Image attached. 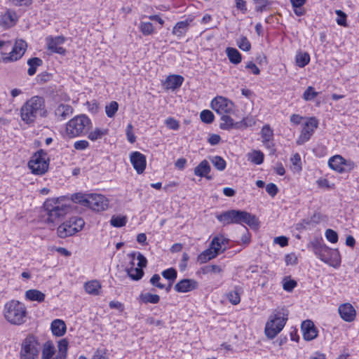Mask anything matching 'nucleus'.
Returning a JSON list of instances; mask_svg holds the SVG:
<instances>
[{"mask_svg":"<svg viewBox=\"0 0 359 359\" xmlns=\"http://www.w3.org/2000/svg\"><path fill=\"white\" fill-rule=\"evenodd\" d=\"M210 246L219 254V251L222 249V245L220 243V238L217 236H215L212 240Z\"/></svg>","mask_w":359,"mask_h":359,"instance_id":"nucleus-62","label":"nucleus"},{"mask_svg":"<svg viewBox=\"0 0 359 359\" xmlns=\"http://www.w3.org/2000/svg\"><path fill=\"white\" fill-rule=\"evenodd\" d=\"M217 219L224 226L231 224H246L250 227L258 225L257 217L244 210H230L216 216Z\"/></svg>","mask_w":359,"mask_h":359,"instance_id":"nucleus-2","label":"nucleus"},{"mask_svg":"<svg viewBox=\"0 0 359 359\" xmlns=\"http://www.w3.org/2000/svg\"><path fill=\"white\" fill-rule=\"evenodd\" d=\"M108 129L96 128L94 130L88 133V137L91 141L100 140L103 136L108 134Z\"/></svg>","mask_w":359,"mask_h":359,"instance_id":"nucleus-38","label":"nucleus"},{"mask_svg":"<svg viewBox=\"0 0 359 359\" xmlns=\"http://www.w3.org/2000/svg\"><path fill=\"white\" fill-rule=\"evenodd\" d=\"M285 262L287 266L296 265L297 264V257L294 253L287 254L285 256Z\"/></svg>","mask_w":359,"mask_h":359,"instance_id":"nucleus-58","label":"nucleus"},{"mask_svg":"<svg viewBox=\"0 0 359 359\" xmlns=\"http://www.w3.org/2000/svg\"><path fill=\"white\" fill-rule=\"evenodd\" d=\"M50 329L53 335L56 337H62L65 334L67 327L62 320L55 319L52 321Z\"/></svg>","mask_w":359,"mask_h":359,"instance_id":"nucleus-26","label":"nucleus"},{"mask_svg":"<svg viewBox=\"0 0 359 359\" xmlns=\"http://www.w3.org/2000/svg\"><path fill=\"white\" fill-rule=\"evenodd\" d=\"M136 255V252H133L130 254V256L132 257L133 260L130 262V264L132 265L130 268L126 269V272L128 276L133 280H140L142 276H144V271L143 269L140 268H134V259Z\"/></svg>","mask_w":359,"mask_h":359,"instance_id":"nucleus-23","label":"nucleus"},{"mask_svg":"<svg viewBox=\"0 0 359 359\" xmlns=\"http://www.w3.org/2000/svg\"><path fill=\"white\" fill-rule=\"evenodd\" d=\"M53 73H48L46 71L43 72L41 74L37 75L36 80L38 82L45 83L51 79Z\"/></svg>","mask_w":359,"mask_h":359,"instance_id":"nucleus-59","label":"nucleus"},{"mask_svg":"<svg viewBox=\"0 0 359 359\" xmlns=\"http://www.w3.org/2000/svg\"><path fill=\"white\" fill-rule=\"evenodd\" d=\"M262 137V142H269L270 140H273V131L268 124L264 125L260 132Z\"/></svg>","mask_w":359,"mask_h":359,"instance_id":"nucleus-39","label":"nucleus"},{"mask_svg":"<svg viewBox=\"0 0 359 359\" xmlns=\"http://www.w3.org/2000/svg\"><path fill=\"white\" fill-rule=\"evenodd\" d=\"M211 170L210 165L207 160H203L195 168L194 175L200 177H205L207 180H212L208 174Z\"/></svg>","mask_w":359,"mask_h":359,"instance_id":"nucleus-22","label":"nucleus"},{"mask_svg":"<svg viewBox=\"0 0 359 359\" xmlns=\"http://www.w3.org/2000/svg\"><path fill=\"white\" fill-rule=\"evenodd\" d=\"M301 329L303 334V338L306 341H311L318 336V330L313 321L306 320L302 323Z\"/></svg>","mask_w":359,"mask_h":359,"instance_id":"nucleus-17","label":"nucleus"},{"mask_svg":"<svg viewBox=\"0 0 359 359\" xmlns=\"http://www.w3.org/2000/svg\"><path fill=\"white\" fill-rule=\"evenodd\" d=\"M217 255V252L210 246L208 249L204 250L198 256V262L201 264L205 263L211 259L216 257Z\"/></svg>","mask_w":359,"mask_h":359,"instance_id":"nucleus-34","label":"nucleus"},{"mask_svg":"<svg viewBox=\"0 0 359 359\" xmlns=\"http://www.w3.org/2000/svg\"><path fill=\"white\" fill-rule=\"evenodd\" d=\"M133 126L131 123H129L126 129V134L127 140L130 143H134L136 141V137L133 132Z\"/></svg>","mask_w":359,"mask_h":359,"instance_id":"nucleus-54","label":"nucleus"},{"mask_svg":"<svg viewBox=\"0 0 359 359\" xmlns=\"http://www.w3.org/2000/svg\"><path fill=\"white\" fill-rule=\"evenodd\" d=\"M126 216L122 215L112 216L110 220L111 225L117 228L124 226L126 224Z\"/></svg>","mask_w":359,"mask_h":359,"instance_id":"nucleus-42","label":"nucleus"},{"mask_svg":"<svg viewBox=\"0 0 359 359\" xmlns=\"http://www.w3.org/2000/svg\"><path fill=\"white\" fill-rule=\"evenodd\" d=\"M162 276L168 280V282H174L177 277V270L174 268H169L162 271Z\"/></svg>","mask_w":359,"mask_h":359,"instance_id":"nucleus-43","label":"nucleus"},{"mask_svg":"<svg viewBox=\"0 0 359 359\" xmlns=\"http://www.w3.org/2000/svg\"><path fill=\"white\" fill-rule=\"evenodd\" d=\"M233 102L222 96L214 98L211 102V107L219 115L231 114L233 111Z\"/></svg>","mask_w":359,"mask_h":359,"instance_id":"nucleus-10","label":"nucleus"},{"mask_svg":"<svg viewBox=\"0 0 359 359\" xmlns=\"http://www.w3.org/2000/svg\"><path fill=\"white\" fill-rule=\"evenodd\" d=\"M318 93L315 91L314 88L309 86L303 93L302 97L306 101L313 100L317 95Z\"/></svg>","mask_w":359,"mask_h":359,"instance_id":"nucleus-50","label":"nucleus"},{"mask_svg":"<svg viewBox=\"0 0 359 359\" xmlns=\"http://www.w3.org/2000/svg\"><path fill=\"white\" fill-rule=\"evenodd\" d=\"M237 45L240 49L248 51L251 48V44L245 36H241L237 40Z\"/></svg>","mask_w":359,"mask_h":359,"instance_id":"nucleus-49","label":"nucleus"},{"mask_svg":"<svg viewBox=\"0 0 359 359\" xmlns=\"http://www.w3.org/2000/svg\"><path fill=\"white\" fill-rule=\"evenodd\" d=\"M257 65L264 66L266 65V57L264 55H259L256 57V63L248 65L245 67H257Z\"/></svg>","mask_w":359,"mask_h":359,"instance_id":"nucleus-57","label":"nucleus"},{"mask_svg":"<svg viewBox=\"0 0 359 359\" xmlns=\"http://www.w3.org/2000/svg\"><path fill=\"white\" fill-rule=\"evenodd\" d=\"M210 161L215 168L219 171H223L226 168V163L224 159L219 156L212 157Z\"/></svg>","mask_w":359,"mask_h":359,"instance_id":"nucleus-41","label":"nucleus"},{"mask_svg":"<svg viewBox=\"0 0 359 359\" xmlns=\"http://www.w3.org/2000/svg\"><path fill=\"white\" fill-rule=\"evenodd\" d=\"M28 166L32 172L35 175H43L49 166L48 154L43 149L37 151L28 162Z\"/></svg>","mask_w":359,"mask_h":359,"instance_id":"nucleus-8","label":"nucleus"},{"mask_svg":"<svg viewBox=\"0 0 359 359\" xmlns=\"http://www.w3.org/2000/svg\"><path fill=\"white\" fill-rule=\"evenodd\" d=\"M17 20V15L15 12L7 11L1 16V24L6 27H11L15 25Z\"/></svg>","mask_w":359,"mask_h":359,"instance_id":"nucleus-33","label":"nucleus"},{"mask_svg":"<svg viewBox=\"0 0 359 359\" xmlns=\"http://www.w3.org/2000/svg\"><path fill=\"white\" fill-rule=\"evenodd\" d=\"M27 47V43L25 41L22 39L17 40L9 55L2 57L3 61L7 62L18 60L25 54Z\"/></svg>","mask_w":359,"mask_h":359,"instance_id":"nucleus-14","label":"nucleus"},{"mask_svg":"<svg viewBox=\"0 0 359 359\" xmlns=\"http://www.w3.org/2000/svg\"><path fill=\"white\" fill-rule=\"evenodd\" d=\"M297 282L294 280L286 279L283 280V287L287 292H292L297 286Z\"/></svg>","mask_w":359,"mask_h":359,"instance_id":"nucleus-52","label":"nucleus"},{"mask_svg":"<svg viewBox=\"0 0 359 359\" xmlns=\"http://www.w3.org/2000/svg\"><path fill=\"white\" fill-rule=\"evenodd\" d=\"M248 161L255 165H261L264 158V155L262 151L259 150H253L251 153H248Z\"/></svg>","mask_w":359,"mask_h":359,"instance_id":"nucleus-36","label":"nucleus"},{"mask_svg":"<svg viewBox=\"0 0 359 359\" xmlns=\"http://www.w3.org/2000/svg\"><path fill=\"white\" fill-rule=\"evenodd\" d=\"M64 201V198H48L44 202L43 208L48 222L53 223L62 219L70 211V206L65 204Z\"/></svg>","mask_w":359,"mask_h":359,"instance_id":"nucleus-4","label":"nucleus"},{"mask_svg":"<svg viewBox=\"0 0 359 359\" xmlns=\"http://www.w3.org/2000/svg\"><path fill=\"white\" fill-rule=\"evenodd\" d=\"M200 118L202 122L210 124L213 122L215 116L211 111L205 109L201 112Z\"/></svg>","mask_w":359,"mask_h":359,"instance_id":"nucleus-46","label":"nucleus"},{"mask_svg":"<svg viewBox=\"0 0 359 359\" xmlns=\"http://www.w3.org/2000/svg\"><path fill=\"white\" fill-rule=\"evenodd\" d=\"M72 200L74 203H78L85 207L87 206L86 201L88 200V194L76 193L72 196Z\"/></svg>","mask_w":359,"mask_h":359,"instance_id":"nucleus-48","label":"nucleus"},{"mask_svg":"<svg viewBox=\"0 0 359 359\" xmlns=\"http://www.w3.org/2000/svg\"><path fill=\"white\" fill-rule=\"evenodd\" d=\"M88 208L93 211L100 212L107 209L109 206L108 199L102 194H88V200L86 201Z\"/></svg>","mask_w":359,"mask_h":359,"instance_id":"nucleus-11","label":"nucleus"},{"mask_svg":"<svg viewBox=\"0 0 359 359\" xmlns=\"http://www.w3.org/2000/svg\"><path fill=\"white\" fill-rule=\"evenodd\" d=\"M325 237L332 243H335L338 241V234L337 233L331 229H328L325 231Z\"/></svg>","mask_w":359,"mask_h":359,"instance_id":"nucleus-51","label":"nucleus"},{"mask_svg":"<svg viewBox=\"0 0 359 359\" xmlns=\"http://www.w3.org/2000/svg\"><path fill=\"white\" fill-rule=\"evenodd\" d=\"M192 19L187 18L184 21L178 22L173 28L172 33L178 36L183 35L187 30Z\"/></svg>","mask_w":359,"mask_h":359,"instance_id":"nucleus-28","label":"nucleus"},{"mask_svg":"<svg viewBox=\"0 0 359 359\" xmlns=\"http://www.w3.org/2000/svg\"><path fill=\"white\" fill-rule=\"evenodd\" d=\"M27 314L25 304L18 300H11L4 305V316L12 325H20L25 323Z\"/></svg>","mask_w":359,"mask_h":359,"instance_id":"nucleus-3","label":"nucleus"},{"mask_svg":"<svg viewBox=\"0 0 359 359\" xmlns=\"http://www.w3.org/2000/svg\"><path fill=\"white\" fill-rule=\"evenodd\" d=\"M91 124L90 119L82 114L72 118L67 124L66 131L70 137H76L85 133Z\"/></svg>","mask_w":359,"mask_h":359,"instance_id":"nucleus-7","label":"nucleus"},{"mask_svg":"<svg viewBox=\"0 0 359 359\" xmlns=\"http://www.w3.org/2000/svg\"><path fill=\"white\" fill-rule=\"evenodd\" d=\"M310 61V56L306 52H299L296 55V63L299 67H304Z\"/></svg>","mask_w":359,"mask_h":359,"instance_id":"nucleus-40","label":"nucleus"},{"mask_svg":"<svg viewBox=\"0 0 359 359\" xmlns=\"http://www.w3.org/2000/svg\"><path fill=\"white\" fill-rule=\"evenodd\" d=\"M68 222L72 227H75V229H76V232L80 231L85 225L84 220L79 217H72L68 220Z\"/></svg>","mask_w":359,"mask_h":359,"instance_id":"nucleus-44","label":"nucleus"},{"mask_svg":"<svg viewBox=\"0 0 359 359\" xmlns=\"http://www.w3.org/2000/svg\"><path fill=\"white\" fill-rule=\"evenodd\" d=\"M65 41V39L63 36H57L55 38L47 39V46L48 50L53 53L65 55L66 50L61 46V45L64 43Z\"/></svg>","mask_w":359,"mask_h":359,"instance_id":"nucleus-18","label":"nucleus"},{"mask_svg":"<svg viewBox=\"0 0 359 359\" xmlns=\"http://www.w3.org/2000/svg\"><path fill=\"white\" fill-rule=\"evenodd\" d=\"M45 297L46 295L44 293L35 289L28 290L25 292L26 299L30 301L43 302L45 299Z\"/></svg>","mask_w":359,"mask_h":359,"instance_id":"nucleus-29","label":"nucleus"},{"mask_svg":"<svg viewBox=\"0 0 359 359\" xmlns=\"http://www.w3.org/2000/svg\"><path fill=\"white\" fill-rule=\"evenodd\" d=\"M57 348V354L53 359H66L68 350V341L66 339L60 340L58 341Z\"/></svg>","mask_w":359,"mask_h":359,"instance_id":"nucleus-31","label":"nucleus"},{"mask_svg":"<svg viewBox=\"0 0 359 359\" xmlns=\"http://www.w3.org/2000/svg\"><path fill=\"white\" fill-rule=\"evenodd\" d=\"M130 163L138 174L142 173L147 165L146 157L139 151H133L130 155Z\"/></svg>","mask_w":359,"mask_h":359,"instance_id":"nucleus-15","label":"nucleus"},{"mask_svg":"<svg viewBox=\"0 0 359 359\" xmlns=\"http://www.w3.org/2000/svg\"><path fill=\"white\" fill-rule=\"evenodd\" d=\"M118 109V104L116 101H111L105 107V112L108 117L112 118L116 114Z\"/></svg>","mask_w":359,"mask_h":359,"instance_id":"nucleus-45","label":"nucleus"},{"mask_svg":"<svg viewBox=\"0 0 359 359\" xmlns=\"http://www.w3.org/2000/svg\"><path fill=\"white\" fill-rule=\"evenodd\" d=\"M184 81V78L180 75L172 74L168 76L163 85L166 89L175 90L180 88Z\"/></svg>","mask_w":359,"mask_h":359,"instance_id":"nucleus-24","label":"nucleus"},{"mask_svg":"<svg viewBox=\"0 0 359 359\" xmlns=\"http://www.w3.org/2000/svg\"><path fill=\"white\" fill-rule=\"evenodd\" d=\"M161 277L158 274H154L150 278V283L154 286L156 287L161 290H163L165 287V284H163L160 282Z\"/></svg>","mask_w":359,"mask_h":359,"instance_id":"nucleus-53","label":"nucleus"},{"mask_svg":"<svg viewBox=\"0 0 359 359\" xmlns=\"http://www.w3.org/2000/svg\"><path fill=\"white\" fill-rule=\"evenodd\" d=\"M165 123L169 129L177 130L180 128L179 122L172 117L166 118Z\"/></svg>","mask_w":359,"mask_h":359,"instance_id":"nucleus-55","label":"nucleus"},{"mask_svg":"<svg viewBox=\"0 0 359 359\" xmlns=\"http://www.w3.org/2000/svg\"><path fill=\"white\" fill-rule=\"evenodd\" d=\"M338 311L341 318L345 321L351 322L355 317V310L348 303L340 305Z\"/></svg>","mask_w":359,"mask_h":359,"instance_id":"nucleus-19","label":"nucleus"},{"mask_svg":"<svg viewBox=\"0 0 359 359\" xmlns=\"http://www.w3.org/2000/svg\"><path fill=\"white\" fill-rule=\"evenodd\" d=\"M222 271V268L218 265H208L203 269V273H217Z\"/></svg>","mask_w":359,"mask_h":359,"instance_id":"nucleus-56","label":"nucleus"},{"mask_svg":"<svg viewBox=\"0 0 359 359\" xmlns=\"http://www.w3.org/2000/svg\"><path fill=\"white\" fill-rule=\"evenodd\" d=\"M242 292V287L240 286H235L234 290L230 291L227 294V298L229 301L233 305H237L241 302V294Z\"/></svg>","mask_w":359,"mask_h":359,"instance_id":"nucleus-35","label":"nucleus"},{"mask_svg":"<svg viewBox=\"0 0 359 359\" xmlns=\"http://www.w3.org/2000/svg\"><path fill=\"white\" fill-rule=\"evenodd\" d=\"M229 60L235 64H238L241 60V55L238 50L234 48H227L226 50Z\"/></svg>","mask_w":359,"mask_h":359,"instance_id":"nucleus-37","label":"nucleus"},{"mask_svg":"<svg viewBox=\"0 0 359 359\" xmlns=\"http://www.w3.org/2000/svg\"><path fill=\"white\" fill-rule=\"evenodd\" d=\"M55 353V348L52 341H47L42 348L41 359H53Z\"/></svg>","mask_w":359,"mask_h":359,"instance_id":"nucleus-27","label":"nucleus"},{"mask_svg":"<svg viewBox=\"0 0 359 359\" xmlns=\"http://www.w3.org/2000/svg\"><path fill=\"white\" fill-rule=\"evenodd\" d=\"M139 300L143 304H158L160 301V297L156 294H151L150 292H142L139 296Z\"/></svg>","mask_w":359,"mask_h":359,"instance_id":"nucleus-30","label":"nucleus"},{"mask_svg":"<svg viewBox=\"0 0 359 359\" xmlns=\"http://www.w3.org/2000/svg\"><path fill=\"white\" fill-rule=\"evenodd\" d=\"M336 14L338 15V18L337 19V24L341 26H345L346 20V14L340 10H337Z\"/></svg>","mask_w":359,"mask_h":359,"instance_id":"nucleus-63","label":"nucleus"},{"mask_svg":"<svg viewBox=\"0 0 359 359\" xmlns=\"http://www.w3.org/2000/svg\"><path fill=\"white\" fill-rule=\"evenodd\" d=\"M328 165L331 169L339 173L349 171L353 168L352 163H347L345 159L339 155H335L331 157L328 161Z\"/></svg>","mask_w":359,"mask_h":359,"instance_id":"nucleus-13","label":"nucleus"},{"mask_svg":"<svg viewBox=\"0 0 359 359\" xmlns=\"http://www.w3.org/2000/svg\"><path fill=\"white\" fill-rule=\"evenodd\" d=\"M45 100L41 96H33L28 100L20 109V117L27 124L33 123L38 116L46 117Z\"/></svg>","mask_w":359,"mask_h":359,"instance_id":"nucleus-1","label":"nucleus"},{"mask_svg":"<svg viewBox=\"0 0 359 359\" xmlns=\"http://www.w3.org/2000/svg\"><path fill=\"white\" fill-rule=\"evenodd\" d=\"M73 113L72 106L65 104H60L55 110V115L57 121H62L69 118Z\"/></svg>","mask_w":359,"mask_h":359,"instance_id":"nucleus-20","label":"nucleus"},{"mask_svg":"<svg viewBox=\"0 0 359 359\" xmlns=\"http://www.w3.org/2000/svg\"><path fill=\"white\" fill-rule=\"evenodd\" d=\"M198 287V283L194 279L184 278L175 285L174 290L177 292L186 293L197 289Z\"/></svg>","mask_w":359,"mask_h":359,"instance_id":"nucleus-16","label":"nucleus"},{"mask_svg":"<svg viewBox=\"0 0 359 359\" xmlns=\"http://www.w3.org/2000/svg\"><path fill=\"white\" fill-rule=\"evenodd\" d=\"M89 147V142L86 140H79L74 142V147L76 150H84Z\"/></svg>","mask_w":359,"mask_h":359,"instance_id":"nucleus-64","label":"nucleus"},{"mask_svg":"<svg viewBox=\"0 0 359 359\" xmlns=\"http://www.w3.org/2000/svg\"><path fill=\"white\" fill-rule=\"evenodd\" d=\"M140 29L144 35H150L154 32V26L149 22H142L140 24Z\"/></svg>","mask_w":359,"mask_h":359,"instance_id":"nucleus-47","label":"nucleus"},{"mask_svg":"<svg viewBox=\"0 0 359 359\" xmlns=\"http://www.w3.org/2000/svg\"><path fill=\"white\" fill-rule=\"evenodd\" d=\"M57 235L60 238H65L74 235L76 232V229L72 227L68 221L65 222L57 227Z\"/></svg>","mask_w":359,"mask_h":359,"instance_id":"nucleus-25","label":"nucleus"},{"mask_svg":"<svg viewBox=\"0 0 359 359\" xmlns=\"http://www.w3.org/2000/svg\"><path fill=\"white\" fill-rule=\"evenodd\" d=\"M288 312L284 309H276L269 316L264 332L267 338L273 339L283 329L287 320Z\"/></svg>","mask_w":359,"mask_h":359,"instance_id":"nucleus-5","label":"nucleus"},{"mask_svg":"<svg viewBox=\"0 0 359 359\" xmlns=\"http://www.w3.org/2000/svg\"><path fill=\"white\" fill-rule=\"evenodd\" d=\"M318 122L315 117H311L304 123L301 134L297 140V144L302 145L309 140L314 130L318 128Z\"/></svg>","mask_w":359,"mask_h":359,"instance_id":"nucleus-12","label":"nucleus"},{"mask_svg":"<svg viewBox=\"0 0 359 359\" xmlns=\"http://www.w3.org/2000/svg\"><path fill=\"white\" fill-rule=\"evenodd\" d=\"M39 343L37 338L29 334L23 340L20 352V359H39Z\"/></svg>","mask_w":359,"mask_h":359,"instance_id":"nucleus-9","label":"nucleus"},{"mask_svg":"<svg viewBox=\"0 0 359 359\" xmlns=\"http://www.w3.org/2000/svg\"><path fill=\"white\" fill-rule=\"evenodd\" d=\"M221 121L222 123L219 124V128L222 130H229L232 128H238L239 126L241 124H244L245 127L248 126L247 123L245 122V119L240 123H234L233 118L226 114L221 116Z\"/></svg>","mask_w":359,"mask_h":359,"instance_id":"nucleus-21","label":"nucleus"},{"mask_svg":"<svg viewBox=\"0 0 359 359\" xmlns=\"http://www.w3.org/2000/svg\"><path fill=\"white\" fill-rule=\"evenodd\" d=\"M266 191L271 197H274L278 192V187L273 183H269L266 186Z\"/></svg>","mask_w":359,"mask_h":359,"instance_id":"nucleus-60","label":"nucleus"},{"mask_svg":"<svg viewBox=\"0 0 359 359\" xmlns=\"http://www.w3.org/2000/svg\"><path fill=\"white\" fill-rule=\"evenodd\" d=\"M292 165L294 166V168L297 169L298 171H300L302 170L301 166V157L299 154H295L293 155V156L290 159Z\"/></svg>","mask_w":359,"mask_h":359,"instance_id":"nucleus-61","label":"nucleus"},{"mask_svg":"<svg viewBox=\"0 0 359 359\" xmlns=\"http://www.w3.org/2000/svg\"><path fill=\"white\" fill-rule=\"evenodd\" d=\"M85 290L87 293L97 295L100 293L101 289V284L97 280L88 281L84 285Z\"/></svg>","mask_w":359,"mask_h":359,"instance_id":"nucleus-32","label":"nucleus"},{"mask_svg":"<svg viewBox=\"0 0 359 359\" xmlns=\"http://www.w3.org/2000/svg\"><path fill=\"white\" fill-rule=\"evenodd\" d=\"M311 245L314 254L323 262L331 266L339 264L341 258L337 249L330 248L319 240L311 242Z\"/></svg>","mask_w":359,"mask_h":359,"instance_id":"nucleus-6","label":"nucleus"}]
</instances>
